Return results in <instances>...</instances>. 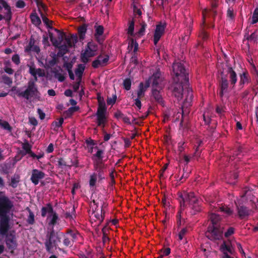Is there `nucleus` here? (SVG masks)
Here are the masks:
<instances>
[{
  "label": "nucleus",
  "mask_w": 258,
  "mask_h": 258,
  "mask_svg": "<svg viewBox=\"0 0 258 258\" xmlns=\"http://www.w3.org/2000/svg\"><path fill=\"white\" fill-rule=\"evenodd\" d=\"M44 176V173L37 169H33L31 177L32 182L37 185L40 179H42Z\"/></svg>",
  "instance_id": "aec40b11"
},
{
  "label": "nucleus",
  "mask_w": 258,
  "mask_h": 258,
  "mask_svg": "<svg viewBox=\"0 0 258 258\" xmlns=\"http://www.w3.org/2000/svg\"><path fill=\"white\" fill-rule=\"evenodd\" d=\"M35 40L34 38L31 37L29 41L28 44L25 48V52L29 54L32 52V47L35 44Z\"/></svg>",
  "instance_id": "72a5a7b5"
},
{
  "label": "nucleus",
  "mask_w": 258,
  "mask_h": 258,
  "mask_svg": "<svg viewBox=\"0 0 258 258\" xmlns=\"http://www.w3.org/2000/svg\"><path fill=\"white\" fill-rule=\"evenodd\" d=\"M87 29V25L84 24L80 26L78 29V33L79 35L80 39L83 40Z\"/></svg>",
  "instance_id": "c756f323"
},
{
  "label": "nucleus",
  "mask_w": 258,
  "mask_h": 258,
  "mask_svg": "<svg viewBox=\"0 0 258 258\" xmlns=\"http://www.w3.org/2000/svg\"><path fill=\"white\" fill-rule=\"evenodd\" d=\"M236 205L238 215L241 219H244L250 214L251 210L244 206L240 201L236 203Z\"/></svg>",
  "instance_id": "f8f14e48"
},
{
  "label": "nucleus",
  "mask_w": 258,
  "mask_h": 258,
  "mask_svg": "<svg viewBox=\"0 0 258 258\" xmlns=\"http://www.w3.org/2000/svg\"><path fill=\"white\" fill-rule=\"evenodd\" d=\"M221 212L224 213L227 216L231 215L233 214V210L226 206H222L220 207Z\"/></svg>",
  "instance_id": "ea45409f"
},
{
  "label": "nucleus",
  "mask_w": 258,
  "mask_h": 258,
  "mask_svg": "<svg viewBox=\"0 0 258 258\" xmlns=\"http://www.w3.org/2000/svg\"><path fill=\"white\" fill-rule=\"evenodd\" d=\"M98 106L96 113L97 123L98 126H102L104 127L105 123L107 121V117L106 116L107 107L104 99L98 101Z\"/></svg>",
  "instance_id": "0eeeda50"
},
{
  "label": "nucleus",
  "mask_w": 258,
  "mask_h": 258,
  "mask_svg": "<svg viewBox=\"0 0 258 258\" xmlns=\"http://www.w3.org/2000/svg\"><path fill=\"white\" fill-rule=\"evenodd\" d=\"M79 109L78 107L72 106L70 107L68 110L66 111V113L68 115H71L74 112L77 111Z\"/></svg>",
  "instance_id": "5fc2aeb1"
},
{
  "label": "nucleus",
  "mask_w": 258,
  "mask_h": 258,
  "mask_svg": "<svg viewBox=\"0 0 258 258\" xmlns=\"http://www.w3.org/2000/svg\"><path fill=\"white\" fill-rule=\"evenodd\" d=\"M94 149H97V151L96 153L95 154H94L93 156L97 157L99 160H102V159L103 157V151L101 149H99L98 147L97 146L95 147Z\"/></svg>",
  "instance_id": "09e8293b"
},
{
  "label": "nucleus",
  "mask_w": 258,
  "mask_h": 258,
  "mask_svg": "<svg viewBox=\"0 0 258 258\" xmlns=\"http://www.w3.org/2000/svg\"><path fill=\"white\" fill-rule=\"evenodd\" d=\"M53 23V22L49 20V39L54 46H58L61 43L65 34L63 32L54 28Z\"/></svg>",
  "instance_id": "423d86ee"
},
{
  "label": "nucleus",
  "mask_w": 258,
  "mask_h": 258,
  "mask_svg": "<svg viewBox=\"0 0 258 258\" xmlns=\"http://www.w3.org/2000/svg\"><path fill=\"white\" fill-rule=\"evenodd\" d=\"M166 27V24L162 23L161 22L156 25L154 34L153 41L154 45H157L161 36L164 34Z\"/></svg>",
  "instance_id": "ddd939ff"
},
{
  "label": "nucleus",
  "mask_w": 258,
  "mask_h": 258,
  "mask_svg": "<svg viewBox=\"0 0 258 258\" xmlns=\"http://www.w3.org/2000/svg\"><path fill=\"white\" fill-rule=\"evenodd\" d=\"M178 196L180 202V206L184 207L185 202H188L191 208L190 213L191 215H194L200 212L202 210L200 201L197 197H196L194 192L183 191L178 192Z\"/></svg>",
  "instance_id": "20e7f679"
},
{
  "label": "nucleus",
  "mask_w": 258,
  "mask_h": 258,
  "mask_svg": "<svg viewBox=\"0 0 258 258\" xmlns=\"http://www.w3.org/2000/svg\"><path fill=\"white\" fill-rule=\"evenodd\" d=\"M29 68V73L33 77L28 83L26 89L24 91L17 90L16 94L18 96L22 97L27 100L34 99L38 96L39 92L35 82L37 81V76H45L44 71L41 69H36L34 66L28 65Z\"/></svg>",
  "instance_id": "f03ea898"
},
{
  "label": "nucleus",
  "mask_w": 258,
  "mask_h": 258,
  "mask_svg": "<svg viewBox=\"0 0 258 258\" xmlns=\"http://www.w3.org/2000/svg\"><path fill=\"white\" fill-rule=\"evenodd\" d=\"M124 114L119 110H117L114 113V117L117 119L122 118Z\"/></svg>",
  "instance_id": "69168bd1"
},
{
  "label": "nucleus",
  "mask_w": 258,
  "mask_h": 258,
  "mask_svg": "<svg viewBox=\"0 0 258 258\" xmlns=\"http://www.w3.org/2000/svg\"><path fill=\"white\" fill-rule=\"evenodd\" d=\"M258 22V8H256L253 13L251 24H254Z\"/></svg>",
  "instance_id": "8fccbe9b"
},
{
  "label": "nucleus",
  "mask_w": 258,
  "mask_h": 258,
  "mask_svg": "<svg viewBox=\"0 0 258 258\" xmlns=\"http://www.w3.org/2000/svg\"><path fill=\"white\" fill-rule=\"evenodd\" d=\"M117 99V96L116 94L112 95V97H108L106 100L107 104L108 105H114Z\"/></svg>",
  "instance_id": "a18cd8bd"
},
{
  "label": "nucleus",
  "mask_w": 258,
  "mask_h": 258,
  "mask_svg": "<svg viewBox=\"0 0 258 258\" xmlns=\"http://www.w3.org/2000/svg\"><path fill=\"white\" fill-rule=\"evenodd\" d=\"M234 232V228L232 227H230L228 228L227 230L225 232L224 235L226 237H228L233 234Z\"/></svg>",
  "instance_id": "4d7b16f0"
},
{
  "label": "nucleus",
  "mask_w": 258,
  "mask_h": 258,
  "mask_svg": "<svg viewBox=\"0 0 258 258\" xmlns=\"http://www.w3.org/2000/svg\"><path fill=\"white\" fill-rule=\"evenodd\" d=\"M67 234H69L70 236H71V239L74 242L75 240H76V239H77V235H78V233L77 232H75L74 231H73L71 229H69L67 231Z\"/></svg>",
  "instance_id": "603ef678"
},
{
  "label": "nucleus",
  "mask_w": 258,
  "mask_h": 258,
  "mask_svg": "<svg viewBox=\"0 0 258 258\" xmlns=\"http://www.w3.org/2000/svg\"><path fill=\"white\" fill-rule=\"evenodd\" d=\"M0 4L3 6L4 9L7 10L5 16H3L2 15L0 14V21L5 19L8 22L10 21L12 17V12L10 6L8 5L7 2L4 0H0Z\"/></svg>",
  "instance_id": "f3484780"
},
{
  "label": "nucleus",
  "mask_w": 258,
  "mask_h": 258,
  "mask_svg": "<svg viewBox=\"0 0 258 258\" xmlns=\"http://www.w3.org/2000/svg\"><path fill=\"white\" fill-rule=\"evenodd\" d=\"M6 236V244L10 253L13 254L14 250L17 248V242L14 235L10 234Z\"/></svg>",
  "instance_id": "4468645a"
},
{
  "label": "nucleus",
  "mask_w": 258,
  "mask_h": 258,
  "mask_svg": "<svg viewBox=\"0 0 258 258\" xmlns=\"http://www.w3.org/2000/svg\"><path fill=\"white\" fill-rule=\"evenodd\" d=\"M97 172V176L98 177L99 180L105 179L104 176V169L96 170Z\"/></svg>",
  "instance_id": "13d9d810"
},
{
  "label": "nucleus",
  "mask_w": 258,
  "mask_h": 258,
  "mask_svg": "<svg viewBox=\"0 0 258 258\" xmlns=\"http://www.w3.org/2000/svg\"><path fill=\"white\" fill-rule=\"evenodd\" d=\"M135 21L132 19L128 23V28L127 33L131 36H135L136 34L134 33Z\"/></svg>",
  "instance_id": "473e14b6"
},
{
  "label": "nucleus",
  "mask_w": 258,
  "mask_h": 258,
  "mask_svg": "<svg viewBox=\"0 0 258 258\" xmlns=\"http://www.w3.org/2000/svg\"><path fill=\"white\" fill-rule=\"evenodd\" d=\"M97 173H93L90 176L89 185L91 187H94L97 181Z\"/></svg>",
  "instance_id": "79ce46f5"
},
{
  "label": "nucleus",
  "mask_w": 258,
  "mask_h": 258,
  "mask_svg": "<svg viewBox=\"0 0 258 258\" xmlns=\"http://www.w3.org/2000/svg\"><path fill=\"white\" fill-rule=\"evenodd\" d=\"M237 82V77L236 72L231 67H229L227 71V74L224 71L221 72V80L219 82L220 91L219 96L223 97L224 93L227 91L229 85L231 89H233Z\"/></svg>",
  "instance_id": "7ed1b4c3"
},
{
  "label": "nucleus",
  "mask_w": 258,
  "mask_h": 258,
  "mask_svg": "<svg viewBox=\"0 0 258 258\" xmlns=\"http://www.w3.org/2000/svg\"><path fill=\"white\" fill-rule=\"evenodd\" d=\"M20 181V176L18 175H15L11 178L10 185L13 188H16L18 186V183Z\"/></svg>",
  "instance_id": "f704fd0d"
},
{
  "label": "nucleus",
  "mask_w": 258,
  "mask_h": 258,
  "mask_svg": "<svg viewBox=\"0 0 258 258\" xmlns=\"http://www.w3.org/2000/svg\"><path fill=\"white\" fill-rule=\"evenodd\" d=\"M109 57L108 55H105L104 56L100 54L96 59L93 61L92 63V66L95 69L99 68V66H105L107 64Z\"/></svg>",
  "instance_id": "dca6fc26"
},
{
  "label": "nucleus",
  "mask_w": 258,
  "mask_h": 258,
  "mask_svg": "<svg viewBox=\"0 0 258 258\" xmlns=\"http://www.w3.org/2000/svg\"><path fill=\"white\" fill-rule=\"evenodd\" d=\"M9 216H0V235L5 236L8 235L10 229Z\"/></svg>",
  "instance_id": "9b49d317"
},
{
  "label": "nucleus",
  "mask_w": 258,
  "mask_h": 258,
  "mask_svg": "<svg viewBox=\"0 0 258 258\" xmlns=\"http://www.w3.org/2000/svg\"><path fill=\"white\" fill-rule=\"evenodd\" d=\"M131 84H132V82H131V80L130 78H126L124 80L123 83V85L124 88L126 90L128 91L131 89Z\"/></svg>",
  "instance_id": "de8ad7c7"
},
{
  "label": "nucleus",
  "mask_w": 258,
  "mask_h": 258,
  "mask_svg": "<svg viewBox=\"0 0 258 258\" xmlns=\"http://www.w3.org/2000/svg\"><path fill=\"white\" fill-rule=\"evenodd\" d=\"M63 236V233L60 232L59 229L54 230L53 227L51 228L49 232V253L52 252L51 251V247H55L56 249L58 244L61 242V239Z\"/></svg>",
  "instance_id": "9d476101"
},
{
  "label": "nucleus",
  "mask_w": 258,
  "mask_h": 258,
  "mask_svg": "<svg viewBox=\"0 0 258 258\" xmlns=\"http://www.w3.org/2000/svg\"><path fill=\"white\" fill-rule=\"evenodd\" d=\"M63 237L64 238V239L63 241V243L65 246H70V247H71L73 246L74 241H73L71 239H70L68 237H65L64 235Z\"/></svg>",
  "instance_id": "3c124183"
},
{
  "label": "nucleus",
  "mask_w": 258,
  "mask_h": 258,
  "mask_svg": "<svg viewBox=\"0 0 258 258\" xmlns=\"http://www.w3.org/2000/svg\"><path fill=\"white\" fill-rule=\"evenodd\" d=\"M98 50V45L94 42L90 41L87 43L86 50L81 54V61L87 63L89 61V58L94 56L96 55Z\"/></svg>",
  "instance_id": "1a4fd4ad"
},
{
  "label": "nucleus",
  "mask_w": 258,
  "mask_h": 258,
  "mask_svg": "<svg viewBox=\"0 0 258 258\" xmlns=\"http://www.w3.org/2000/svg\"><path fill=\"white\" fill-rule=\"evenodd\" d=\"M49 227L52 226V227H54L57 223L58 220V215L53 211L52 206L49 204Z\"/></svg>",
  "instance_id": "5701e85b"
},
{
  "label": "nucleus",
  "mask_w": 258,
  "mask_h": 258,
  "mask_svg": "<svg viewBox=\"0 0 258 258\" xmlns=\"http://www.w3.org/2000/svg\"><path fill=\"white\" fill-rule=\"evenodd\" d=\"M221 218L220 217L215 213H212L210 215V220L211 222V224H210V225H221L220 223H219V221H220Z\"/></svg>",
  "instance_id": "2f4dec72"
},
{
  "label": "nucleus",
  "mask_w": 258,
  "mask_h": 258,
  "mask_svg": "<svg viewBox=\"0 0 258 258\" xmlns=\"http://www.w3.org/2000/svg\"><path fill=\"white\" fill-rule=\"evenodd\" d=\"M2 78L4 83L6 85L10 86L13 83L12 79L6 75H3Z\"/></svg>",
  "instance_id": "49530a36"
},
{
  "label": "nucleus",
  "mask_w": 258,
  "mask_h": 258,
  "mask_svg": "<svg viewBox=\"0 0 258 258\" xmlns=\"http://www.w3.org/2000/svg\"><path fill=\"white\" fill-rule=\"evenodd\" d=\"M27 210L29 212V216L28 217L27 222L28 224L32 225L35 222L34 214L29 208H27Z\"/></svg>",
  "instance_id": "4c0bfd02"
},
{
  "label": "nucleus",
  "mask_w": 258,
  "mask_h": 258,
  "mask_svg": "<svg viewBox=\"0 0 258 258\" xmlns=\"http://www.w3.org/2000/svg\"><path fill=\"white\" fill-rule=\"evenodd\" d=\"M220 250L223 253L222 258H232L229 254H232L233 249L230 243H227L225 241L220 246Z\"/></svg>",
  "instance_id": "2eb2a0df"
},
{
  "label": "nucleus",
  "mask_w": 258,
  "mask_h": 258,
  "mask_svg": "<svg viewBox=\"0 0 258 258\" xmlns=\"http://www.w3.org/2000/svg\"><path fill=\"white\" fill-rule=\"evenodd\" d=\"M30 18L32 23L35 25H38L41 23L40 19L36 13L31 14L30 15Z\"/></svg>",
  "instance_id": "e433bc0d"
},
{
  "label": "nucleus",
  "mask_w": 258,
  "mask_h": 258,
  "mask_svg": "<svg viewBox=\"0 0 258 258\" xmlns=\"http://www.w3.org/2000/svg\"><path fill=\"white\" fill-rule=\"evenodd\" d=\"M65 41L68 47L72 48L75 46L78 41V38L76 35H71L70 36L65 37Z\"/></svg>",
  "instance_id": "393cba45"
},
{
  "label": "nucleus",
  "mask_w": 258,
  "mask_h": 258,
  "mask_svg": "<svg viewBox=\"0 0 258 258\" xmlns=\"http://www.w3.org/2000/svg\"><path fill=\"white\" fill-rule=\"evenodd\" d=\"M56 48H58V51L57 53V56L59 57L63 56L65 54L69 52V48L66 44H61L58 46H55Z\"/></svg>",
  "instance_id": "bb28decb"
},
{
  "label": "nucleus",
  "mask_w": 258,
  "mask_h": 258,
  "mask_svg": "<svg viewBox=\"0 0 258 258\" xmlns=\"http://www.w3.org/2000/svg\"><path fill=\"white\" fill-rule=\"evenodd\" d=\"M160 90V89L157 88H152L151 99H153L156 102L162 106H164V101Z\"/></svg>",
  "instance_id": "6ab92c4d"
},
{
  "label": "nucleus",
  "mask_w": 258,
  "mask_h": 258,
  "mask_svg": "<svg viewBox=\"0 0 258 258\" xmlns=\"http://www.w3.org/2000/svg\"><path fill=\"white\" fill-rule=\"evenodd\" d=\"M187 232V229L186 228H182L178 234V237L180 240H181L184 236L186 234Z\"/></svg>",
  "instance_id": "bf43d9fd"
},
{
  "label": "nucleus",
  "mask_w": 258,
  "mask_h": 258,
  "mask_svg": "<svg viewBox=\"0 0 258 258\" xmlns=\"http://www.w3.org/2000/svg\"><path fill=\"white\" fill-rule=\"evenodd\" d=\"M92 210L94 216L96 218V220L98 221L99 224H100L103 222L105 218V211L103 209H101L100 213L98 212V209L95 210H94V208H92Z\"/></svg>",
  "instance_id": "a878e982"
},
{
  "label": "nucleus",
  "mask_w": 258,
  "mask_h": 258,
  "mask_svg": "<svg viewBox=\"0 0 258 258\" xmlns=\"http://www.w3.org/2000/svg\"><path fill=\"white\" fill-rule=\"evenodd\" d=\"M4 70L5 72H6L7 74L9 75H12L14 72L12 68L8 67L7 66L4 67Z\"/></svg>",
  "instance_id": "338daca9"
},
{
  "label": "nucleus",
  "mask_w": 258,
  "mask_h": 258,
  "mask_svg": "<svg viewBox=\"0 0 258 258\" xmlns=\"http://www.w3.org/2000/svg\"><path fill=\"white\" fill-rule=\"evenodd\" d=\"M0 126L4 129L11 132L12 127L11 126L8 122L2 120H0Z\"/></svg>",
  "instance_id": "37998d69"
},
{
  "label": "nucleus",
  "mask_w": 258,
  "mask_h": 258,
  "mask_svg": "<svg viewBox=\"0 0 258 258\" xmlns=\"http://www.w3.org/2000/svg\"><path fill=\"white\" fill-rule=\"evenodd\" d=\"M14 205L13 202L2 191L0 192V216H9Z\"/></svg>",
  "instance_id": "6e6552de"
},
{
  "label": "nucleus",
  "mask_w": 258,
  "mask_h": 258,
  "mask_svg": "<svg viewBox=\"0 0 258 258\" xmlns=\"http://www.w3.org/2000/svg\"><path fill=\"white\" fill-rule=\"evenodd\" d=\"M141 28L136 33V35L140 37L143 36L145 34L146 28L147 27V24L145 22H143L141 23Z\"/></svg>",
  "instance_id": "c9c22d12"
},
{
  "label": "nucleus",
  "mask_w": 258,
  "mask_h": 258,
  "mask_svg": "<svg viewBox=\"0 0 258 258\" xmlns=\"http://www.w3.org/2000/svg\"><path fill=\"white\" fill-rule=\"evenodd\" d=\"M145 91L146 90L144 88L143 83H140L137 92L138 98H141L143 97L144 96Z\"/></svg>",
  "instance_id": "58836bf2"
},
{
  "label": "nucleus",
  "mask_w": 258,
  "mask_h": 258,
  "mask_svg": "<svg viewBox=\"0 0 258 258\" xmlns=\"http://www.w3.org/2000/svg\"><path fill=\"white\" fill-rule=\"evenodd\" d=\"M104 32V28L102 26L99 25L95 27V33L94 34V36L97 40V41L101 43V42L99 38V36H101Z\"/></svg>",
  "instance_id": "cd10ccee"
},
{
  "label": "nucleus",
  "mask_w": 258,
  "mask_h": 258,
  "mask_svg": "<svg viewBox=\"0 0 258 258\" xmlns=\"http://www.w3.org/2000/svg\"><path fill=\"white\" fill-rule=\"evenodd\" d=\"M160 251L163 252V254L164 255L167 256V255H168L170 253L171 249L169 247H167V248H165L164 249H162Z\"/></svg>",
  "instance_id": "774afa93"
},
{
  "label": "nucleus",
  "mask_w": 258,
  "mask_h": 258,
  "mask_svg": "<svg viewBox=\"0 0 258 258\" xmlns=\"http://www.w3.org/2000/svg\"><path fill=\"white\" fill-rule=\"evenodd\" d=\"M240 80L238 83V86L242 89L245 84L249 82L250 78L247 71H245L239 74Z\"/></svg>",
  "instance_id": "b1692460"
},
{
  "label": "nucleus",
  "mask_w": 258,
  "mask_h": 258,
  "mask_svg": "<svg viewBox=\"0 0 258 258\" xmlns=\"http://www.w3.org/2000/svg\"><path fill=\"white\" fill-rule=\"evenodd\" d=\"M173 83L171 85L172 94L178 100L185 97L184 101L187 103L193 98L192 91L188 87V73L183 64L178 61L172 66Z\"/></svg>",
  "instance_id": "f257e3e1"
},
{
  "label": "nucleus",
  "mask_w": 258,
  "mask_h": 258,
  "mask_svg": "<svg viewBox=\"0 0 258 258\" xmlns=\"http://www.w3.org/2000/svg\"><path fill=\"white\" fill-rule=\"evenodd\" d=\"M227 16L228 18L233 20L234 19L235 15L234 14L233 10L231 8H229L227 10Z\"/></svg>",
  "instance_id": "680f3d73"
},
{
  "label": "nucleus",
  "mask_w": 258,
  "mask_h": 258,
  "mask_svg": "<svg viewBox=\"0 0 258 258\" xmlns=\"http://www.w3.org/2000/svg\"><path fill=\"white\" fill-rule=\"evenodd\" d=\"M138 43L134 39L131 38L129 41L128 48L131 47L132 49L134 47V52H136L138 49Z\"/></svg>",
  "instance_id": "a19ab883"
},
{
  "label": "nucleus",
  "mask_w": 258,
  "mask_h": 258,
  "mask_svg": "<svg viewBox=\"0 0 258 258\" xmlns=\"http://www.w3.org/2000/svg\"><path fill=\"white\" fill-rule=\"evenodd\" d=\"M150 81L152 82V88H157L162 90V87L159 86V84L162 82L161 78V74L159 72L157 71L154 73L152 76L150 77Z\"/></svg>",
  "instance_id": "a211bd4d"
},
{
  "label": "nucleus",
  "mask_w": 258,
  "mask_h": 258,
  "mask_svg": "<svg viewBox=\"0 0 258 258\" xmlns=\"http://www.w3.org/2000/svg\"><path fill=\"white\" fill-rule=\"evenodd\" d=\"M47 212H48V204H46L45 206L42 208L41 216L42 217H45Z\"/></svg>",
  "instance_id": "e2e57ef3"
},
{
  "label": "nucleus",
  "mask_w": 258,
  "mask_h": 258,
  "mask_svg": "<svg viewBox=\"0 0 258 258\" xmlns=\"http://www.w3.org/2000/svg\"><path fill=\"white\" fill-rule=\"evenodd\" d=\"M63 70L60 67H56L51 69V72L53 74L54 77L59 82H62L65 80V77L62 74Z\"/></svg>",
  "instance_id": "4be33fe9"
},
{
  "label": "nucleus",
  "mask_w": 258,
  "mask_h": 258,
  "mask_svg": "<svg viewBox=\"0 0 258 258\" xmlns=\"http://www.w3.org/2000/svg\"><path fill=\"white\" fill-rule=\"evenodd\" d=\"M12 60L13 62L17 65H18L20 63V57L17 54H15L12 56Z\"/></svg>",
  "instance_id": "052dcab7"
},
{
  "label": "nucleus",
  "mask_w": 258,
  "mask_h": 258,
  "mask_svg": "<svg viewBox=\"0 0 258 258\" xmlns=\"http://www.w3.org/2000/svg\"><path fill=\"white\" fill-rule=\"evenodd\" d=\"M50 55L52 57V59L49 60V66H53L58 62L57 57H58L57 56V54H55L54 53H51Z\"/></svg>",
  "instance_id": "864d4df0"
},
{
  "label": "nucleus",
  "mask_w": 258,
  "mask_h": 258,
  "mask_svg": "<svg viewBox=\"0 0 258 258\" xmlns=\"http://www.w3.org/2000/svg\"><path fill=\"white\" fill-rule=\"evenodd\" d=\"M74 160L73 159H70V162H67L63 161L62 159H59L57 162L59 166H65L69 167L74 166L76 167L79 166V161L77 159V157L75 155L73 156Z\"/></svg>",
  "instance_id": "412c9836"
},
{
  "label": "nucleus",
  "mask_w": 258,
  "mask_h": 258,
  "mask_svg": "<svg viewBox=\"0 0 258 258\" xmlns=\"http://www.w3.org/2000/svg\"><path fill=\"white\" fill-rule=\"evenodd\" d=\"M22 148L24 151H21L20 154L23 156L30 153L32 146L29 144L28 141H26L22 144Z\"/></svg>",
  "instance_id": "7c9ffc66"
},
{
  "label": "nucleus",
  "mask_w": 258,
  "mask_h": 258,
  "mask_svg": "<svg viewBox=\"0 0 258 258\" xmlns=\"http://www.w3.org/2000/svg\"><path fill=\"white\" fill-rule=\"evenodd\" d=\"M224 227L223 225H209L205 232L207 238L211 241L219 240L223 238Z\"/></svg>",
  "instance_id": "39448f33"
},
{
  "label": "nucleus",
  "mask_w": 258,
  "mask_h": 258,
  "mask_svg": "<svg viewBox=\"0 0 258 258\" xmlns=\"http://www.w3.org/2000/svg\"><path fill=\"white\" fill-rule=\"evenodd\" d=\"M94 166L96 170L105 169L106 168V165L103 163L102 160L97 161Z\"/></svg>",
  "instance_id": "c03bdc74"
},
{
  "label": "nucleus",
  "mask_w": 258,
  "mask_h": 258,
  "mask_svg": "<svg viewBox=\"0 0 258 258\" xmlns=\"http://www.w3.org/2000/svg\"><path fill=\"white\" fill-rule=\"evenodd\" d=\"M16 8L23 9L26 6V4L23 0H18L15 4Z\"/></svg>",
  "instance_id": "6e6d98bb"
},
{
  "label": "nucleus",
  "mask_w": 258,
  "mask_h": 258,
  "mask_svg": "<svg viewBox=\"0 0 258 258\" xmlns=\"http://www.w3.org/2000/svg\"><path fill=\"white\" fill-rule=\"evenodd\" d=\"M63 67L69 72L72 70L73 64L71 62H65L63 63Z\"/></svg>",
  "instance_id": "0e129e2a"
},
{
  "label": "nucleus",
  "mask_w": 258,
  "mask_h": 258,
  "mask_svg": "<svg viewBox=\"0 0 258 258\" xmlns=\"http://www.w3.org/2000/svg\"><path fill=\"white\" fill-rule=\"evenodd\" d=\"M85 66H84V64H79L78 66V68L76 69L75 71V74L77 76L78 79L80 80V81H81L82 75L85 70Z\"/></svg>",
  "instance_id": "c85d7f7f"
}]
</instances>
